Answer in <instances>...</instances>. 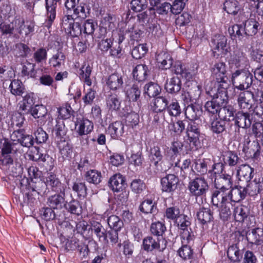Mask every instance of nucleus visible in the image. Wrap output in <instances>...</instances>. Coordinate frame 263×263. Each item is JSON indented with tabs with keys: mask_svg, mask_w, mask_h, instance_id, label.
Returning <instances> with one entry per match:
<instances>
[{
	"mask_svg": "<svg viewBox=\"0 0 263 263\" xmlns=\"http://www.w3.org/2000/svg\"><path fill=\"white\" fill-rule=\"evenodd\" d=\"M212 77L218 90H226L229 86V80L226 75V65L223 62L216 63L211 69Z\"/></svg>",
	"mask_w": 263,
	"mask_h": 263,
	"instance_id": "1",
	"label": "nucleus"
},
{
	"mask_svg": "<svg viewBox=\"0 0 263 263\" xmlns=\"http://www.w3.org/2000/svg\"><path fill=\"white\" fill-rule=\"evenodd\" d=\"M232 82L235 88L240 90L248 89L253 82V76L245 69L237 70L232 74Z\"/></svg>",
	"mask_w": 263,
	"mask_h": 263,
	"instance_id": "2",
	"label": "nucleus"
},
{
	"mask_svg": "<svg viewBox=\"0 0 263 263\" xmlns=\"http://www.w3.org/2000/svg\"><path fill=\"white\" fill-rule=\"evenodd\" d=\"M226 92V90H218V92L213 96L212 100L205 103L204 105L205 110L212 114L219 112L220 107L227 101Z\"/></svg>",
	"mask_w": 263,
	"mask_h": 263,
	"instance_id": "3",
	"label": "nucleus"
},
{
	"mask_svg": "<svg viewBox=\"0 0 263 263\" xmlns=\"http://www.w3.org/2000/svg\"><path fill=\"white\" fill-rule=\"evenodd\" d=\"M167 241L165 238H155L151 236H148L143 239L142 246L144 250L146 252H152L157 250L159 252H163L167 246Z\"/></svg>",
	"mask_w": 263,
	"mask_h": 263,
	"instance_id": "4",
	"label": "nucleus"
},
{
	"mask_svg": "<svg viewBox=\"0 0 263 263\" xmlns=\"http://www.w3.org/2000/svg\"><path fill=\"white\" fill-rule=\"evenodd\" d=\"M29 112L35 119H37V122L39 125L42 126L46 125L48 127H50L53 118L47 115V110L44 106L42 105H35L29 110Z\"/></svg>",
	"mask_w": 263,
	"mask_h": 263,
	"instance_id": "5",
	"label": "nucleus"
},
{
	"mask_svg": "<svg viewBox=\"0 0 263 263\" xmlns=\"http://www.w3.org/2000/svg\"><path fill=\"white\" fill-rule=\"evenodd\" d=\"M99 49L103 52L109 51V55L114 58H120L121 49L119 45H115L111 39H102L98 43Z\"/></svg>",
	"mask_w": 263,
	"mask_h": 263,
	"instance_id": "6",
	"label": "nucleus"
},
{
	"mask_svg": "<svg viewBox=\"0 0 263 263\" xmlns=\"http://www.w3.org/2000/svg\"><path fill=\"white\" fill-rule=\"evenodd\" d=\"M189 188L193 195L200 196L205 194L209 189V185L204 178L198 177L190 182Z\"/></svg>",
	"mask_w": 263,
	"mask_h": 263,
	"instance_id": "7",
	"label": "nucleus"
},
{
	"mask_svg": "<svg viewBox=\"0 0 263 263\" xmlns=\"http://www.w3.org/2000/svg\"><path fill=\"white\" fill-rule=\"evenodd\" d=\"M175 223L180 230L181 238H187L188 237H194L190 228L191 223L187 216L182 214L175 221Z\"/></svg>",
	"mask_w": 263,
	"mask_h": 263,
	"instance_id": "8",
	"label": "nucleus"
},
{
	"mask_svg": "<svg viewBox=\"0 0 263 263\" xmlns=\"http://www.w3.org/2000/svg\"><path fill=\"white\" fill-rule=\"evenodd\" d=\"M200 125L195 121H188L186 125V133L190 142L197 146L199 144V137L200 135Z\"/></svg>",
	"mask_w": 263,
	"mask_h": 263,
	"instance_id": "9",
	"label": "nucleus"
},
{
	"mask_svg": "<svg viewBox=\"0 0 263 263\" xmlns=\"http://www.w3.org/2000/svg\"><path fill=\"white\" fill-rule=\"evenodd\" d=\"M62 25L64 28H67L69 33L72 37H77L82 33V27L79 22H74L71 15H67L63 18Z\"/></svg>",
	"mask_w": 263,
	"mask_h": 263,
	"instance_id": "10",
	"label": "nucleus"
},
{
	"mask_svg": "<svg viewBox=\"0 0 263 263\" xmlns=\"http://www.w3.org/2000/svg\"><path fill=\"white\" fill-rule=\"evenodd\" d=\"M249 243L256 246L263 243V227H256L249 229L246 233Z\"/></svg>",
	"mask_w": 263,
	"mask_h": 263,
	"instance_id": "11",
	"label": "nucleus"
},
{
	"mask_svg": "<svg viewBox=\"0 0 263 263\" xmlns=\"http://www.w3.org/2000/svg\"><path fill=\"white\" fill-rule=\"evenodd\" d=\"M39 199V196L37 195V193L28 187L25 194H23L21 197H19V201L22 206L32 207L38 203Z\"/></svg>",
	"mask_w": 263,
	"mask_h": 263,
	"instance_id": "12",
	"label": "nucleus"
},
{
	"mask_svg": "<svg viewBox=\"0 0 263 263\" xmlns=\"http://www.w3.org/2000/svg\"><path fill=\"white\" fill-rule=\"evenodd\" d=\"M182 246L179 249L177 252L179 256L184 260L190 259L193 256V250L189 245L194 239V237L181 238Z\"/></svg>",
	"mask_w": 263,
	"mask_h": 263,
	"instance_id": "13",
	"label": "nucleus"
},
{
	"mask_svg": "<svg viewBox=\"0 0 263 263\" xmlns=\"http://www.w3.org/2000/svg\"><path fill=\"white\" fill-rule=\"evenodd\" d=\"M211 46L214 52H220L221 54H226L228 52L227 45V38L225 36L220 34L215 35L211 42Z\"/></svg>",
	"mask_w": 263,
	"mask_h": 263,
	"instance_id": "14",
	"label": "nucleus"
},
{
	"mask_svg": "<svg viewBox=\"0 0 263 263\" xmlns=\"http://www.w3.org/2000/svg\"><path fill=\"white\" fill-rule=\"evenodd\" d=\"M179 182V179L174 174H168L162 178L161 180L162 190L165 192H172L176 190Z\"/></svg>",
	"mask_w": 263,
	"mask_h": 263,
	"instance_id": "15",
	"label": "nucleus"
},
{
	"mask_svg": "<svg viewBox=\"0 0 263 263\" xmlns=\"http://www.w3.org/2000/svg\"><path fill=\"white\" fill-rule=\"evenodd\" d=\"M65 192H58L50 196L47 200L48 205L53 209L61 210L66 205Z\"/></svg>",
	"mask_w": 263,
	"mask_h": 263,
	"instance_id": "16",
	"label": "nucleus"
},
{
	"mask_svg": "<svg viewBox=\"0 0 263 263\" xmlns=\"http://www.w3.org/2000/svg\"><path fill=\"white\" fill-rule=\"evenodd\" d=\"M141 85L139 82L125 86L124 91L129 101L133 102L138 101L141 96Z\"/></svg>",
	"mask_w": 263,
	"mask_h": 263,
	"instance_id": "17",
	"label": "nucleus"
},
{
	"mask_svg": "<svg viewBox=\"0 0 263 263\" xmlns=\"http://www.w3.org/2000/svg\"><path fill=\"white\" fill-rule=\"evenodd\" d=\"M61 0H46V9L47 10V20L45 23V26L49 28L56 15L57 3Z\"/></svg>",
	"mask_w": 263,
	"mask_h": 263,
	"instance_id": "18",
	"label": "nucleus"
},
{
	"mask_svg": "<svg viewBox=\"0 0 263 263\" xmlns=\"http://www.w3.org/2000/svg\"><path fill=\"white\" fill-rule=\"evenodd\" d=\"M215 187L220 191L226 193L232 187V182L231 181V177L229 175L223 174L220 175L219 177H216L214 180Z\"/></svg>",
	"mask_w": 263,
	"mask_h": 263,
	"instance_id": "19",
	"label": "nucleus"
},
{
	"mask_svg": "<svg viewBox=\"0 0 263 263\" xmlns=\"http://www.w3.org/2000/svg\"><path fill=\"white\" fill-rule=\"evenodd\" d=\"M234 120L235 124L239 128H247L252 124V118L249 112L238 111L236 114Z\"/></svg>",
	"mask_w": 263,
	"mask_h": 263,
	"instance_id": "20",
	"label": "nucleus"
},
{
	"mask_svg": "<svg viewBox=\"0 0 263 263\" xmlns=\"http://www.w3.org/2000/svg\"><path fill=\"white\" fill-rule=\"evenodd\" d=\"M254 95L249 91L240 93L237 99L239 106L243 109H249L252 107Z\"/></svg>",
	"mask_w": 263,
	"mask_h": 263,
	"instance_id": "21",
	"label": "nucleus"
},
{
	"mask_svg": "<svg viewBox=\"0 0 263 263\" xmlns=\"http://www.w3.org/2000/svg\"><path fill=\"white\" fill-rule=\"evenodd\" d=\"M232 63L237 67L246 68L249 65L246 55L241 50H235L231 56Z\"/></svg>",
	"mask_w": 263,
	"mask_h": 263,
	"instance_id": "22",
	"label": "nucleus"
},
{
	"mask_svg": "<svg viewBox=\"0 0 263 263\" xmlns=\"http://www.w3.org/2000/svg\"><path fill=\"white\" fill-rule=\"evenodd\" d=\"M246 196L245 188L241 186H236L227 193L228 200L230 202H239L245 199Z\"/></svg>",
	"mask_w": 263,
	"mask_h": 263,
	"instance_id": "23",
	"label": "nucleus"
},
{
	"mask_svg": "<svg viewBox=\"0 0 263 263\" xmlns=\"http://www.w3.org/2000/svg\"><path fill=\"white\" fill-rule=\"evenodd\" d=\"M109 184L114 192H119L125 188V181L122 175L118 174L110 178Z\"/></svg>",
	"mask_w": 263,
	"mask_h": 263,
	"instance_id": "24",
	"label": "nucleus"
},
{
	"mask_svg": "<svg viewBox=\"0 0 263 263\" xmlns=\"http://www.w3.org/2000/svg\"><path fill=\"white\" fill-rule=\"evenodd\" d=\"M213 213L209 208H200L196 214L198 221L202 224H208L213 219Z\"/></svg>",
	"mask_w": 263,
	"mask_h": 263,
	"instance_id": "25",
	"label": "nucleus"
},
{
	"mask_svg": "<svg viewBox=\"0 0 263 263\" xmlns=\"http://www.w3.org/2000/svg\"><path fill=\"white\" fill-rule=\"evenodd\" d=\"M254 170L248 164L240 165L237 170L239 180L248 182L253 178L252 173Z\"/></svg>",
	"mask_w": 263,
	"mask_h": 263,
	"instance_id": "26",
	"label": "nucleus"
},
{
	"mask_svg": "<svg viewBox=\"0 0 263 263\" xmlns=\"http://www.w3.org/2000/svg\"><path fill=\"white\" fill-rule=\"evenodd\" d=\"M47 186H50L51 190L55 192H63L65 191L66 186L59 181L54 175H51L46 179Z\"/></svg>",
	"mask_w": 263,
	"mask_h": 263,
	"instance_id": "27",
	"label": "nucleus"
},
{
	"mask_svg": "<svg viewBox=\"0 0 263 263\" xmlns=\"http://www.w3.org/2000/svg\"><path fill=\"white\" fill-rule=\"evenodd\" d=\"M92 69V67L89 64L84 63L80 69L79 77L80 80L88 86H90L92 84V80L90 78Z\"/></svg>",
	"mask_w": 263,
	"mask_h": 263,
	"instance_id": "28",
	"label": "nucleus"
},
{
	"mask_svg": "<svg viewBox=\"0 0 263 263\" xmlns=\"http://www.w3.org/2000/svg\"><path fill=\"white\" fill-rule=\"evenodd\" d=\"M123 83L122 76L116 72L109 75L106 82L107 85L112 90H117L121 88Z\"/></svg>",
	"mask_w": 263,
	"mask_h": 263,
	"instance_id": "29",
	"label": "nucleus"
},
{
	"mask_svg": "<svg viewBox=\"0 0 263 263\" xmlns=\"http://www.w3.org/2000/svg\"><path fill=\"white\" fill-rule=\"evenodd\" d=\"M222 158L223 164L230 166L236 165L239 159L236 153L229 150L222 152Z\"/></svg>",
	"mask_w": 263,
	"mask_h": 263,
	"instance_id": "30",
	"label": "nucleus"
},
{
	"mask_svg": "<svg viewBox=\"0 0 263 263\" xmlns=\"http://www.w3.org/2000/svg\"><path fill=\"white\" fill-rule=\"evenodd\" d=\"M244 31L246 35L253 36L255 35L259 27V23L254 19H249L243 24Z\"/></svg>",
	"mask_w": 263,
	"mask_h": 263,
	"instance_id": "31",
	"label": "nucleus"
},
{
	"mask_svg": "<svg viewBox=\"0 0 263 263\" xmlns=\"http://www.w3.org/2000/svg\"><path fill=\"white\" fill-rule=\"evenodd\" d=\"M57 143L62 157L64 158L70 157L72 154V148L68 140H61L57 141Z\"/></svg>",
	"mask_w": 263,
	"mask_h": 263,
	"instance_id": "32",
	"label": "nucleus"
},
{
	"mask_svg": "<svg viewBox=\"0 0 263 263\" xmlns=\"http://www.w3.org/2000/svg\"><path fill=\"white\" fill-rule=\"evenodd\" d=\"M202 114V110L196 105H188L185 110V115L190 121H195Z\"/></svg>",
	"mask_w": 263,
	"mask_h": 263,
	"instance_id": "33",
	"label": "nucleus"
},
{
	"mask_svg": "<svg viewBox=\"0 0 263 263\" xmlns=\"http://www.w3.org/2000/svg\"><path fill=\"white\" fill-rule=\"evenodd\" d=\"M181 88V82L178 77H173L167 81L165 84V89L171 93L179 92Z\"/></svg>",
	"mask_w": 263,
	"mask_h": 263,
	"instance_id": "34",
	"label": "nucleus"
},
{
	"mask_svg": "<svg viewBox=\"0 0 263 263\" xmlns=\"http://www.w3.org/2000/svg\"><path fill=\"white\" fill-rule=\"evenodd\" d=\"M108 132L111 138L114 139L118 138L124 133V125L121 121H116L109 125Z\"/></svg>",
	"mask_w": 263,
	"mask_h": 263,
	"instance_id": "35",
	"label": "nucleus"
},
{
	"mask_svg": "<svg viewBox=\"0 0 263 263\" xmlns=\"http://www.w3.org/2000/svg\"><path fill=\"white\" fill-rule=\"evenodd\" d=\"M233 206L232 203L229 201L226 200L224 202L221 204L220 212L219 216L221 220L223 221L228 220L232 215V212L233 210Z\"/></svg>",
	"mask_w": 263,
	"mask_h": 263,
	"instance_id": "36",
	"label": "nucleus"
},
{
	"mask_svg": "<svg viewBox=\"0 0 263 263\" xmlns=\"http://www.w3.org/2000/svg\"><path fill=\"white\" fill-rule=\"evenodd\" d=\"M76 125H79L78 132L80 136L89 134L93 128L92 122L86 119L80 120Z\"/></svg>",
	"mask_w": 263,
	"mask_h": 263,
	"instance_id": "37",
	"label": "nucleus"
},
{
	"mask_svg": "<svg viewBox=\"0 0 263 263\" xmlns=\"http://www.w3.org/2000/svg\"><path fill=\"white\" fill-rule=\"evenodd\" d=\"M147 71L148 68L146 65L143 64L138 65L133 70V77L139 83L146 79Z\"/></svg>",
	"mask_w": 263,
	"mask_h": 263,
	"instance_id": "38",
	"label": "nucleus"
},
{
	"mask_svg": "<svg viewBox=\"0 0 263 263\" xmlns=\"http://www.w3.org/2000/svg\"><path fill=\"white\" fill-rule=\"evenodd\" d=\"M149 157L151 160L154 161V165L157 167L158 166L159 162H161L160 163L161 166L162 164H165L164 160L162 161L163 155L158 145L154 146L151 148Z\"/></svg>",
	"mask_w": 263,
	"mask_h": 263,
	"instance_id": "39",
	"label": "nucleus"
},
{
	"mask_svg": "<svg viewBox=\"0 0 263 263\" xmlns=\"http://www.w3.org/2000/svg\"><path fill=\"white\" fill-rule=\"evenodd\" d=\"M161 91L160 86L158 84L152 82L146 84L144 87V93L149 97H156Z\"/></svg>",
	"mask_w": 263,
	"mask_h": 263,
	"instance_id": "40",
	"label": "nucleus"
},
{
	"mask_svg": "<svg viewBox=\"0 0 263 263\" xmlns=\"http://www.w3.org/2000/svg\"><path fill=\"white\" fill-rule=\"evenodd\" d=\"M157 61L159 64H160L159 67L165 69L171 67L173 63L170 55L165 52H162L157 55Z\"/></svg>",
	"mask_w": 263,
	"mask_h": 263,
	"instance_id": "41",
	"label": "nucleus"
},
{
	"mask_svg": "<svg viewBox=\"0 0 263 263\" xmlns=\"http://www.w3.org/2000/svg\"><path fill=\"white\" fill-rule=\"evenodd\" d=\"M139 210L141 212L146 214L156 213L158 211L156 204L152 199L144 200L140 205Z\"/></svg>",
	"mask_w": 263,
	"mask_h": 263,
	"instance_id": "42",
	"label": "nucleus"
},
{
	"mask_svg": "<svg viewBox=\"0 0 263 263\" xmlns=\"http://www.w3.org/2000/svg\"><path fill=\"white\" fill-rule=\"evenodd\" d=\"M234 108L231 105L222 106L218 112V116L220 119L224 121H230L231 118L234 120Z\"/></svg>",
	"mask_w": 263,
	"mask_h": 263,
	"instance_id": "43",
	"label": "nucleus"
},
{
	"mask_svg": "<svg viewBox=\"0 0 263 263\" xmlns=\"http://www.w3.org/2000/svg\"><path fill=\"white\" fill-rule=\"evenodd\" d=\"M120 104V99L116 94H111L106 99L107 107L111 112L118 110Z\"/></svg>",
	"mask_w": 263,
	"mask_h": 263,
	"instance_id": "44",
	"label": "nucleus"
},
{
	"mask_svg": "<svg viewBox=\"0 0 263 263\" xmlns=\"http://www.w3.org/2000/svg\"><path fill=\"white\" fill-rule=\"evenodd\" d=\"M53 131L56 135L57 141L66 139L67 128L65 127L63 121H57V124L54 128Z\"/></svg>",
	"mask_w": 263,
	"mask_h": 263,
	"instance_id": "45",
	"label": "nucleus"
},
{
	"mask_svg": "<svg viewBox=\"0 0 263 263\" xmlns=\"http://www.w3.org/2000/svg\"><path fill=\"white\" fill-rule=\"evenodd\" d=\"M208 161L205 159H198L194 161V166L193 168L194 172L198 175L205 174L208 172Z\"/></svg>",
	"mask_w": 263,
	"mask_h": 263,
	"instance_id": "46",
	"label": "nucleus"
},
{
	"mask_svg": "<svg viewBox=\"0 0 263 263\" xmlns=\"http://www.w3.org/2000/svg\"><path fill=\"white\" fill-rule=\"evenodd\" d=\"M65 58V55L62 52L58 51L50 59L49 62L51 66L59 68L64 65Z\"/></svg>",
	"mask_w": 263,
	"mask_h": 263,
	"instance_id": "47",
	"label": "nucleus"
},
{
	"mask_svg": "<svg viewBox=\"0 0 263 263\" xmlns=\"http://www.w3.org/2000/svg\"><path fill=\"white\" fill-rule=\"evenodd\" d=\"M9 87L11 93L15 96H22L25 92V87L22 82L19 80H12Z\"/></svg>",
	"mask_w": 263,
	"mask_h": 263,
	"instance_id": "48",
	"label": "nucleus"
},
{
	"mask_svg": "<svg viewBox=\"0 0 263 263\" xmlns=\"http://www.w3.org/2000/svg\"><path fill=\"white\" fill-rule=\"evenodd\" d=\"M229 258L233 261H239L242 258V254L237 245L230 246L227 251Z\"/></svg>",
	"mask_w": 263,
	"mask_h": 263,
	"instance_id": "49",
	"label": "nucleus"
},
{
	"mask_svg": "<svg viewBox=\"0 0 263 263\" xmlns=\"http://www.w3.org/2000/svg\"><path fill=\"white\" fill-rule=\"evenodd\" d=\"M224 9L229 14L235 15L239 11L240 6L236 0H227L224 3Z\"/></svg>",
	"mask_w": 263,
	"mask_h": 263,
	"instance_id": "50",
	"label": "nucleus"
},
{
	"mask_svg": "<svg viewBox=\"0 0 263 263\" xmlns=\"http://www.w3.org/2000/svg\"><path fill=\"white\" fill-rule=\"evenodd\" d=\"M34 104L33 94H27L24 97L23 104L20 106V109L24 111V114H28L29 110L33 107Z\"/></svg>",
	"mask_w": 263,
	"mask_h": 263,
	"instance_id": "51",
	"label": "nucleus"
},
{
	"mask_svg": "<svg viewBox=\"0 0 263 263\" xmlns=\"http://www.w3.org/2000/svg\"><path fill=\"white\" fill-rule=\"evenodd\" d=\"M86 181L94 184H98L101 181V174L100 172L96 170H90L85 174Z\"/></svg>",
	"mask_w": 263,
	"mask_h": 263,
	"instance_id": "52",
	"label": "nucleus"
},
{
	"mask_svg": "<svg viewBox=\"0 0 263 263\" xmlns=\"http://www.w3.org/2000/svg\"><path fill=\"white\" fill-rule=\"evenodd\" d=\"M69 212L79 215L82 211V208L79 202L77 200H72L69 202H66L64 207Z\"/></svg>",
	"mask_w": 263,
	"mask_h": 263,
	"instance_id": "53",
	"label": "nucleus"
},
{
	"mask_svg": "<svg viewBox=\"0 0 263 263\" xmlns=\"http://www.w3.org/2000/svg\"><path fill=\"white\" fill-rule=\"evenodd\" d=\"M168 101L164 97H158L155 99L154 111L155 112H162L166 109Z\"/></svg>",
	"mask_w": 263,
	"mask_h": 263,
	"instance_id": "54",
	"label": "nucleus"
},
{
	"mask_svg": "<svg viewBox=\"0 0 263 263\" xmlns=\"http://www.w3.org/2000/svg\"><path fill=\"white\" fill-rule=\"evenodd\" d=\"M47 185L46 182H44L40 179L35 182V184L30 185L28 187L31 191H33L37 193V195L46 194Z\"/></svg>",
	"mask_w": 263,
	"mask_h": 263,
	"instance_id": "55",
	"label": "nucleus"
},
{
	"mask_svg": "<svg viewBox=\"0 0 263 263\" xmlns=\"http://www.w3.org/2000/svg\"><path fill=\"white\" fill-rule=\"evenodd\" d=\"M150 231L154 235L161 236L166 231V227L164 223L159 221L153 222Z\"/></svg>",
	"mask_w": 263,
	"mask_h": 263,
	"instance_id": "56",
	"label": "nucleus"
},
{
	"mask_svg": "<svg viewBox=\"0 0 263 263\" xmlns=\"http://www.w3.org/2000/svg\"><path fill=\"white\" fill-rule=\"evenodd\" d=\"M91 229L93 231L100 241L106 240V231L100 223L94 222L91 225Z\"/></svg>",
	"mask_w": 263,
	"mask_h": 263,
	"instance_id": "57",
	"label": "nucleus"
},
{
	"mask_svg": "<svg viewBox=\"0 0 263 263\" xmlns=\"http://www.w3.org/2000/svg\"><path fill=\"white\" fill-rule=\"evenodd\" d=\"M262 186L260 183L255 182H250L245 188L246 194H248L251 196H254L260 193L262 191Z\"/></svg>",
	"mask_w": 263,
	"mask_h": 263,
	"instance_id": "58",
	"label": "nucleus"
},
{
	"mask_svg": "<svg viewBox=\"0 0 263 263\" xmlns=\"http://www.w3.org/2000/svg\"><path fill=\"white\" fill-rule=\"evenodd\" d=\"M233 216L236 221L243 222L248 217V212L246 208L241 206H237L234 209Z\"/></svg>",
	"mask_w": 263,
	"mask_h": 263,
	"instance_id": "59",
	"label": "nucleus"
},
{
	"mask_svg": "<svg viewBox=\"0 0 263 263\" xmlns=\"http://www.w3.org/2000/svg\"><path fill=\"white\" fill-rule=\"evenodd\" d=\"M109 227L114 230H120L123 226L122 221L116 215H112L107 219Z\"/></svg>",
	"mask_w": 263,
	"mask_h": 263,
	"instance_id": "60",
	"label": "nucleus"
},
{
	"mask_svg": "<svg viewBox=\"0 0 263 263\" xmlns=\"http://www.w3.org/2000/svg\"><path fill=\"white\" fill-rule=\"evenodd\" d=\"M188 0H174L171 6V13L177 15L184 9Z\"/></svg>",
	"mask_w": 263,
	"mask_h": 263,
	"instance_id": "61",
	"label": "nucleus"
},
{
	"mask_svg": "<svg viewBox=\"0 0 263 263\" xmlns=\"http://www.w3.org/2000/svg\"><path fill=\"white\" fill-rule=\"evenodd\" d=\"M72 190L77 193L79 197L84 198L87 195V187L84 182H75L72 185Z\"/></svg>",
	"mask_w": 263,
	"mask_h": 263,
	"instance_id": "62",
	"label": "nucleus"
},
{
	"mask_svg": "<svg viewBox=\"0 0 263 263\" xmlns=\"http://www.w3.org/2000/svg\"><path fill=\"white\" fill-rule=\"evenodd\" d=\"M147 7L146 0H132L130 2V8L135 12H141Z\"/></svg>",
	"mask_w": 263,
	"mask_h": 263,
	"instance_id": "63",
	"label": "nucleus"
},
{
	"mask_svg": "<svg viewBox=\"0 0 263 263\" xmlns=\"http://www.w3.org/2000/svg\"><path fill=\"white\" fill-rule=\"evenodd\" d=\"M147 48L145 44H139L135 47L132 52L133 57L136 59H141L147 52Z\"/></svg>",
	"mask_w": 263,
	"mask_h": 263,
	"instance_id": "64",
	"label": "nucleus"
}]
</instances>
